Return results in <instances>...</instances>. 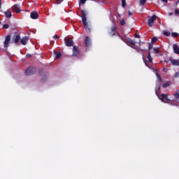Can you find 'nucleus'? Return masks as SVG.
<instances>
[{
	"instance_id": "13",
	"label": "nucleus",
	"mask_w": 179,
	"mask_h": 179,
	"mask_svg": "<svg viewBox=\"0 0 179 179\" xmlns=\"http://www.w3.org/2000/svg\"><path fill=\"white\" fill-rule=\"evenodd\" d=\"M4 15L7 19H10V17H12V12L9 10L5 11Z\"/></svg>"
},
{
	"instance_id": "34",
	"label": "nucleus",
	"mask_w": 179,
	"mask_h": 179,
	"mask_svg": "<svg viewBox=\"0 0 179 179\" xmlns=\"http://www.w3.org/2000/svg\"><path fill=\"white\" fill-rule=\"evenodd\" d=\"M120 24H121V26H125V20H121Z\"/></svg>"
},
{
	"instance_id": "49",
	"label": "nucleus",
	"mask_w": 179,
	"mask_h": 179,
	"mask_svg": "<svg viewBox=\"0 0 179 179\" xmlns=\"http://www.w3.org/2000/svg\"><path fill=\"white\" fill-rule=\"evenodd\" d=\"M178 2H179V1H178V2L176 3V5H177V3H178Z\"/></svg>"
},
{
	"instance_id": "37",
	"label": "nucleus",
	"mask_w": 179,
	"mask_h": 179,
	"mask_svg": "<svg viewBox=\"0 0 179 179\" xmlns=\"http://www.w3.org/2000/svg\"><path fill=\"white\" fill-rule=\"evenodd\" d=\"M134 36L136 38H141V36H139V34H135Z\"/></svg>"
},
{
	"instance_id": "18",
	"label": "nucleus",
	"mask_w": 179,
	"mask_h": 179,
	"mask_svg": "<svg viewBox=\"0 0 179 179\" xmlns=\"http://www.w3.org/2000/svg\"><path fill=\"white\" fill-rule=\"evenodd\" d=\"M143 61L145 65V66H147L148 68H149V69H153L150 65L149 64H148V61H146V59H145V55L143 54Z\"/></svg>"
},
{
	"instance_id": "4",
	"label": "nucleus",
	"mask_w": 179,
	"mask_h": 179,
	"mask_svg": "<svg viewBox=\"0 0 179 179\" xmlns=\"http://www.w3.org/2000/svg\"><path fill=\"white\" fill-rule=\"evenodd\" d=\"M9 43H10V35H7L3 43L4 48L9 47Z\"/></svg>"
},
{
	"instance_id": "23",
	"label": "nucleus",
	"mask_w": 179,
	"mask_h": 179,
	"mask_svg": "<svg viewBox=\"0 0 179 179\" xmlns=\"http://www.w3.org/2000/svg\"><path fill=\"white\" fill-rule=\"evenodd\" d=\"M128 41H129V44H131V45H136V41L131 39L130 38H129Z\"/></svg>"
},
{
	"instance_id": "42",
	"label": "nucleus",
	"mask_w": 179,
	"mask_h": 179,
	"mask_svg": "<svg viewBox=\"0 0 179 179\" xmlns=\"http://www.w3.org/2000/svg\"><path fill=\"white\" fill-rule=\"evenodd\" d=\"M129 16H132V13L131 11H128Z\"/></svg>"
},
{
	"instance_id": "11",
	"label": "nucleus",
	"mask_w": 179,
	"mask_h": 179,
	"mask_svg": "<svg viewBox=\"0 0 179 179\" xmlns=\"http://www.w3.org/2000/svg\"><path fill=\"white\" fill-rule=\"evenodd\" d=\"M116 33H117V27H115V25H113L111 27L110 35V36H115Z\"/></svg>"
},
{
	"instance_id": "33",
	"label": "nucleus",
	"mask_w": 179,
	"mask_h": 179,
	"mask_svg": "<svg viewBox=\"0 0 179 179\" xmlns=\"http://www.w3.org/2000/svg\"><path fill=\"white\" fill-rule=\"evenodd\" d=\"M3 29H9V24H5L3 25Z\"/></svg>"
},
{
	"instance_id": "35",
	"label": "nucleus",
	"mask_w": 179,
	"mask_h": 179,
	"mask_svg": "<svg viewBox=\"0 0 179 179\" xmlns=\"http://www.w3.org/2000/svg\"><path fill=\"white\" fill-rule=\"evenodd\" d=\"M175 15H176V16L179 15V9L178 8L175 9Z\"/></svg>"
},
{
	"instance_id": "2",
	"label": "nucleus",
	"mask_w": 179,
	"mask_h": 179,
	"mask_svg": "<svg viewBox=\"0 0 179 179\" xmlns=\"http://www.w3.org/2000/svg\"><path fill=\"white\" fill-rule=\"evenodd\" d=\"M37 72V70L34 67H29L26 71H25V75L27 76H31V75H34V73Z\"/></svg>"
},
{
	"instance_id": "36",
	"label": "nucleus",
	"mask_w": 179,
	"mask_h": 179,
	"mask_svg": "<svg viewBox=\"0 0 179 179\" xmlns=\"http://www.w3.org/2000/svg\"><path fill=\"white\" fill-rule=\"evenodd\" d=\"M52 38H54L55 40H58V38H59V36H58V35H54Z\"/></svg>"
},
{
	"instance_id": "38",
	"label": "nucleus",
	"mask_w": 179,
	"mask_h": 179,
	"mask_svg": "<svg viewBox=\"0 0 179 179\" xmlns=\"http://www.w3.org/2000/svg\"><path fill=\"white\" fill-rule=\"evenodd\" d=\"M174 78H179V72H176L174 75Z\"/></svg>"
},
{
	"instance_id": "28",
	"label": "nucleus",
	"mask_w": 179,
	"mask_h": 179,
	"mask_svg": "<svg viewBox=\"0 0 179 179\" xmlns=\"http://www.w3.org/2000/svg\"><path fill=\"white\" fill-rule=\"evenodd\" d=\"M122 8H124L125 6H127V3L125 0H122Z\"/></svg>"
},
{
	"instance_id": "3",
	"label": "nucleus",
	"mask_w": 179,
	"mask_h": 179,
	"mask_svg": "<svg viewBox=\"0 0 179 179\" xmlns=\"http://www.w3.org/2000/svg\"><path fill=\"white\" fill-rule=\"evenodd\" d=\"M157 19V16L152 15L150 18L148 20V24L150 27H152L153 26V23H155V21Z\"/></svg>"
},
{
	"instance_id": "7",
	"label": "nucleus",
	"mask_w": 179,
	"mask_h": 179,
	"mask_svg": "<svg viewBox=\"0 0 179 179\" xmlns=\"http://www.w3.org/2000/svg\"><path fill=\"white\" fill-rule=\"evenodd\" d=\"M64 41H65V44L66 45V47H73V41H72V39L65 38Z\"/></svg>"
},
{
	"instance_id": "1",
	"label": "nucleus",
	"mask_w": 179,
	"mask_h": 179,
	"mask_svg": "<svg viewBox=\"0 0 179 179\" xmlns=\"http://www.w3.org/2000/svg\"><path fill=\"white\" fill-rule=\"evenodd\" d=\"M81 13L82 22L83 24L85 26V29H87L89 31H92V27H90V25H89L87 22V20L86 19V10H82Z\"/></svg>"
},
{
	"instance_id": "15",
	"label": "nucleus",
	"mask_w": 179,
	"mask_h": 179,
	"mask_svg": "<svg viewBox=\"0 0 179 179\" xmlns=\"http://www.w3.org/2000/svg\"><path fill=\"white\" fill-rule=\"evenodd\" d=\"M85 47L89 48L90 47V38L89 36H86L85 38Z\"/></svg>"
},
{
	"instance_id": "16",
	"label": "nucleus",
	"mask_w": 179,
	"mask_h": 179,
	"mask_svg": "<svg viewBox=\"0 0 179 179\" xmlns=\"http://www.w3.org/2000/svg\"><path fill=\"white\" fill-rule=\"evenodd\" d=\"M173 52L179 55V46L177 44L173 45Z\"/></svg>"
},
{
	"instance_id": "8",
	"label": "nucleus",
	"mask_w": 179,
	"mask_h": 179,
	"mask_svg": "<svg viewBox=\"0 0 179 179\" xmlns=\"http://www.w3.org/2000/svg\"><path fill=\"white\" fill-rule=\"evenodd\" d=\"M20 41V36L15 35L13 37L11 43H15V44H18Z\"/></svg>"
},
{
	"instance_id": "43",
	"label": "nucleus",
	"mask_w": 179,
	"mask_h": 179,
	"mask_svg": "<svg viewBox=\"0 0 179 179\" xmlns=\"http://www.w3.org/2000/svg\"><path fill=\"white\" fill-rule=\"evenodd\" d=\"M1 6H2V0H0V9H1Z\"/></svg>"
},
{
	"instance_id": "30",
	"label": "nucleus",
	"mask_w": 179,
	"mask_h": 179,
	"mask_svg": "<svg viewBox=\"0 0 179 179\" xmlns=\"http://www.w3.org/2000/svg\"><path fill=\"white\" fill-rule=\"evenodd\" d=\"M153 50H154V52H155V54H159V52H160L159 50V48H154Z\"/></svg>"
},
{
	"instance_id": "44",
	"label": "nucleus",
	"mask_w": 179,
	"mask_h": 179,
	"mask_svg": "<svg viewBox=\"0 0 179 179\" xmlns=\"http://www.w3.org/2000/svg\"><path fill=\"white\" fill-rule=\"evenodd\" d=\"M162 2H169L168 0H162Z\"/></svg>"
},
{
	"instance_id": "47",
	"label": "nucleus",
	"mask_w": 179,
	"mask_h": 179,
	"mask_svg": "<svg viewBox=\"0 0 179 179\" xmlns=\"http://www.w3.org/2000/svg\"><path fill=\"white\" fill-rule=\"evenodd\" d=\"M136 50L137 52H139V50L138 49H136Z\"/></svg>"
},
{
	"instance_id": "31",
	"label": "nucleus",
	"mask_w": 179,
	"mask_h": 179,
	"mask_svg": "<svg viewBox=\"0 0 179 179\" xmlns=\"http://www.w3.org/2000/svg\"><path fill=\"white\" fill-rule=\"evenodd\" d=\"M147 0H140L141 5L143 6L145 3H146Z\"/></svg>"
},
{
	"instance_id": "32",
	"label": "nucleus",
	"mask_w": 179,
	"mask_h": 179,
	"mask_svg": "<svg viewBox=\"0 0 179 179\" xmlns=\"http://www.w3.org/2000/svg\"><path fill=\"white\" fill-rule=\"evenodd\" d=\"M153 48V43H149L148 50H152Z\"/></svg>"
},
{
	"instance_id": "39",
	"label": "nucleus",
	"mask_w": 179,
	"mask_h": 179,
	"mask_svg": "<svg viewBox=\"0 0 179 179\" xmlns=\"http://www.w3.org/2000/svg\"><path fill=\"white\" fill-rule=\"evenodd\" d=\"M64 0H56V2L57 3V5H59V3H61V2H62Z\"/></svg>"
},
{
	"instance_id": "26",
	"label": "nucleus",
	"mask_w": 179,
	"mask_h": 179,
	"mask_svg": "<svg viewBox=\"0 0 179 179\" xmlns=\"http://www.w3.org/2000/svg\"><path fill=\"white\" fill-rule=\"evenodd\" d=\"M171 36H172V37H174L176 38L179 36V34L177 32H172Z\"/></svg>"
},
{
	"instance_id": "48",
	"label": "nucleus",
	"mask_w": 179,
	"mask_h": 179,
	"mask_svg": "<svg viewBox=\"0 0 179 179\" xmlns=\"http://www.w3.org/2000/svg\"><path fill=\"white\" fill-rule=\"evenodd\" d=\"M139 44L141 45V41H139Z\"/></svg>"
},
{
	"instance_id": "12",
	"label": "nucleus",
	"mask_w": 179,
	"mask_h": 179,
	"mask_svg": "<svg viewBox=\"0 0 179 179\" xmlns=\"http://www.w3.org/2000/svg\"><path fill=\"white\" fill-rule=\"evenodd\" d=\"M28 40H29V37L28 36L23 37L20 40V43H21V44H22V45H26V44H27Z\"/></svg>"
},
{
	"instance_id": "29",
	"label": "nucleus",
	"mask_w": 179,
	"mask_h": 179,
	"mask_svg": "<svg viewBox=\"0 0 179 179\" xmlns=\"http://www.w3.org/2000/svg\"><path fill=\"white\" fill-rule=\"evenodd\" d=\"M164 35L166 36V37H169L170 36V32L164 31Z\"/></svg>"
},
{
	"instance_id": "6",
	"label": "nucleus",
	"mask_w": 179,
	"mask_h": 179,
	"mask_svg": "<svg viewBox=\"0 0 179 179\" xmlns=\"http://www.w3.org/2000/svg\"><path fill=\"white\" fill-rule=\"evenodd\" d=\"M13 11L15 12V13H20L22 10H20V6L19 4H15L12 7Z\"/></svg>"
},
{
	"instance_id": "50",
	"label": "nucleus",
	"mask_w": 179,
	"mask_h": 179,
	"mask_svg": "<svg viewBox=\"0 0 179 179\" xmlns=\"http://www.w3.org/2000/svg\"><path fill=\"white\" fill-rule=\"evenodd\" d=\"M0 24H1V21H0Z\"/></svg>"
},
{
	"instance_id": "24",
	"label": "nucleus",
	"mask_w": 179,
	"mask_h": 179,
	"mask_svg": "<svg viewBox=\"0 0 179 179\" xmlns=\"http://www.w3.org/2000/svg\"><path fill=\"white\" fill-rule=\"evenodd\" d=\"M159 92H160V86H158L155 88V93H156L157 96H158V97H159V94H158Z\"/></svg>"
},
{
	"instance_id": "21",
	"label": "nucleus",
	"mask_w": 179,
	"mask_h": 179,
	"mask_svg": "<svg viewBox=\"0 0 179 179\" xmlns=\"http://www.w3.org/2000/svg\"><path fill=\"white\" fill-rule=\"evenodd\" d=\"M176 101L179 103V91H176V92L173 94Z\"/></svg>"
},
{
	"instance_id": "19",
	"label": "nucleus",
	"mask_w": 179,
	"mask_h": 179,
	"mask_svg": "<svg viewBox=\"0 0 179 179\" xmlns=\"http://www.w3.org/2000/svg\"><path fill=\"white\" fill-rule=\"evenodd\" d=\"M161 97H162L161 100H162V101H164L163 100L164 99H166V101H170V99H169V96H168L167 94H162L161 95Z\"/></svg>"
},
{
	"instance_id": "41",
	"label": "nucleus",
	"mask_w": 179,
	"mask_h": 179,
	"mask_svg": "<svg viewBox=\"0 0 179 179\" xmlns=\"http://www.w3.org/2000/svg\"><path fill=\"white\" fill-rule=\"evenodd\" d=\"M26 57H27V58H31V55H30V54H27V55H26Z\"/></svg>"
},
{
	"instance_id": "5",
	"label": "nucleus",
	"mask_w": 179,
	"mask_h": 179,
	"mask_svg": "<svg viewBox=\"0 0 179 179\" xmlns=\"http://www.w3.org/2000/svg\"><path fill=\"white\" fill-rule=\"evenodd\" d=\"M119 37L120 38V40H122V41H123L124 43H125V44H127V45H129V47H131V48H134V50H136V48H135L134 46L129 45V38H123L122 36L119 35Z\"/></svg>"
},
{
	"instance_id": "17",
	"label": "nucleus",
	"mask_w": 179,
	"mask_h": 179,
	"mask_svg": "<svg viewBox=\"0 0 179 179\" xmlns=\"http://www.w3.org/2000/svg\"><path fill=\"white\" fill-rule=\"evenodd\" d=\"M157 71H159L157 69L154 70V72H155V75L157 78V80H159V82H162V77L160 76V74H159V73H157Z\"/></svg>"
},
{
	"instance_id": "9",
	"label": "nucleus",
	"mask_w": 179,
	"mask_h": 179,
	"mask_svg": "<svg viewBox=\"0 0 179 179\" xmlns=\"http://www.w3.org/2000/svg\"><path fill=\"white\" fill-rule=\"evenodd\" d=\"M73 57H78L79 55V48L78 46H73Z\"/></svg>"
},
{
	"instance_id": "40",
	"label": "nucleus",
	"mask_w": 179,
	"mask_h": 179,
	"mask_svg": "<svg viewBox=\"0 0 179 179\" xmlns=\"http://www.w3.org/2000/svg\"><path fill=\"white\" fill-rule=\"evenodd\" d=\"M86 1H87V0H80V3L83 5L84 3H86Z\"/></svg>"
},
{
	"instance_id": "27",
	"label": "nucleus",
	"mask_w": 179,
	"mask_h": 179,
	"mask_svg": "<svg viewBox=\"0 0 179 179\" xmlns=\"http://www.w3.org/2000/svg\"><path fill=\"white\" fill-rule=\"evenodd\" d=\"M62 53H61V52H57V53L56 54L55 58H56L57 59H59V58L60 57H62Z\"/></svg>"
},
{
	"instance_id": "10",
	"label": "nucleus",
	"mask_w": 179,
	"mask_h": 179,
	"mask_svg": "<svg viewBox=\"0 0 179 179\" xmlns=\"http://www.w3.org/2000/svg\"><path fill=\"white\" fill-rule=\"evenodd\" d=\"M169 61H171L172 65L179 66V59H173L171 57H170Z\"/></svg>"
},
{
	"instance_id": "25",
	"label": "nucleus",
	"mask_w": 179,
	"mask_h": 179,
	"mask_svg": "<svg viewBox=\"0 0 179 179\" xmlns=\"http://www.w3.org/2000/svg\"><path fill=\"white\" fill-rule=\"evenodd\" d=\"M157 41V37L154 36V37L152 38V39H151V43H152V44L155 43H156Z\"/></svg>"
},
{
	"instance_id": "22",
	"label": "nucleus",
	"mask_w": 179,
	"mask_h": 179,
	"mask_svg": "<svg viewBox=\"0 0 179 179\" xmlns=\"http://www.w3.org/2000/svg\"><path fill=\"white\" fill-rule=\"evenodd\" d=\"M170 85H171V82L167 81L166 83H165L162 85V87H164V89H166V87H169V86H170Z\"/></svg>"
},
{
	"instance_id": "46",
	"label": "nucleus",
	"mask_w": 179,
	"mask_h": 179,
	"mask_svg": "<svg viewBox=\"0 0 179 179\" xmlns=\"http://www.w3.org/2000/svg\"><path fill=\"white\" fill-rule=\"evenodd\" d=\"M142 51H147V50L143 48V49H142Z\"/></svg>"
},
{
	"instance_id": "45",
	"label": "nucleus",
	"mask_w": 179,
	"mask_h": 179,
	"mask_svg": "<svg viewBox=\"0 0 179 179\" xmlns=\"http://www.w3.org/2000/svg\"><path fill=\"white\" fill-rule=\"evenodd\" d=\"M169 16H173V13H169Z\"/></svg>"
},
{
	"instance_id": "14",
	"label": "nucleus",
	"mask_w": 179,
	"mask_h": 179,
	"mask_svg": "<svg viewBox=\"0 0 179 179\" xmlns=\"http://www.w3.org/2000/svg\"><path fill=\"white\" fill-rule=\"evenodd\" d=\"M30 17L31 19H38V13H37L36 11H34L31 13Z\"/></svg>"
},
{
	"instance_id": "20",
	"label": "nucleus",
	"mask_w": 179,
	"mask_h": 179,
	"mask_svg": "<svg viewBox=\"0 0 179 179\" xmlns=\"http://www.w3.org/2000/svg\"><path fill=\"white\" fill-rule=\"evenodd\" d=\"M147 59H148V62H150V64H152L153 62V58H152V55H150V52H148Z\"/></svg>"
}]
</instances>
